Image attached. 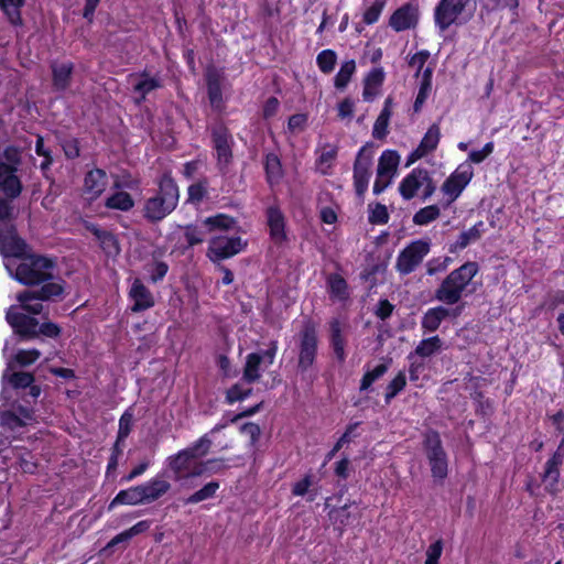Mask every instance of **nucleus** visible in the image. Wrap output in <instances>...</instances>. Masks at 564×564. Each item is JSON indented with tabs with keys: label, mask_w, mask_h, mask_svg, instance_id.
<instances>
[{
	"label": "nucleus",
	"mask_w": 564,
	"mask_h": 564,
	"mask_svg": "<svg viewBox=\"0 0 564 564\" xmlns=\"http://www.w3.org/2000/svg\"><path fill=\"white\" fill-rule=\"evenodd\" d=\"M371 171L358 170V172H355V192L358 196H361L367 191Z\"/></svg>",
	"instance_id": "69168bd1"
},
{
	"label": "nucleus",
	"mask_w": 564,
	"mask_h": 564,
	"mask_svg": "<svg viewBox=\"0 0 564 564\" xmlns=\"http://www.w3.org/2000/svg\"><path fill=\"white\" fill-rule=\"evenodd\" d=\"M212 445V438L208 434H205L191 446L170 456L167 458V467L173 473V479L175 481L185 480L186 474L189 471L191 462L206 456Z\"/></svg>",
	"instance_id": "39448f33"
},
{
	"label": "nucleus",
	"mask_w": 564,
	"mask_h": 564,
	"mask_svg": "<svg viewBox=\"0 0 564 564\" xmlns=\"http://www.w3.org/2000/svg\"><path fill=\"white\" fill-rule=\"evenodd\" d=\"M207 94L210 106L220 111L224 106L221 78L217 70L210 69L206 74Z\"/></svg>",
	"instance_id": "393cba45"
},
{
	"label": "nucleus",
	"mask_w": 564,
	"mask_h": 564,
	"mask_svg": "<svg viewBox=\"0 0 564 564\" xmlns=\"http://www.w3.org/2000/svg\"><path fill=\"white\" fill-rule=\"evenodd\" d=\"M463 12L462 4H457L455 0H440L434 10L435 25L444 32L456 23L457 18Z\"/></svg>",
	"instance_id": "dca6fc26"
},
{
	"label": "nucleus",
	"mask_w": 564,
	"mask_h": 564,
	"mask_svg": "<svg viewBox=\"0 0 564 564\" xmlns=\"http://www.w3.org/2000/svg\"><path fill=\"white\" fill-rule=\"evenodd\" d=\"M337 63V55L333 50H324L318 53L316 57V64L319 70L324 74H330Z\"/></svg>",
	"instance_id": "09e8293b"
},
{
	"label": "nucleus",
	"mask_w": 564,
	"mask_h": 564,
	"mask_svg": "<svg viewBox=\"0 0 564 564\" xmlns=\"http://www.w3.org/2000/svg\"><path fill=\"white\" fill-rule=\"evenodd\" d=\"M62 149L67 159H76L79 156V142L76 138L65 139L61 142Z\"/></svg>",
	"instance_id": "338daca9"
},
{
	"label": "nucleus",
	"mask_w": 564,
	"mask_h": 564,
	"mask_svg": "<svg viewBox=\"0 0 564 564\" xmlns=\"http://www.w3.org/2000/svg\"><path fill=\"white\" fill-rule=\"evenodd\" d=\"M328 290L332 299L344 301L348 299V284L346 280L337 274L332 273L327 279Z\"/></svg>",
	"instance_id": "4c0bfd02"
},
{
	"label": "nucleus",
	"mask_w": 564,
	"mask_h": 564,
	"mask_svg": "<svg viewBox=\"0 0 564 564\" xmlns=\"http://www.w3.org/2000/svg\"><path fill=\"white\" fill-rule=\"evenodd\" d=\"M119 505H128V506H138L145 505L142 491L140 490V485L130 487L124 490H120L116 497L110 501L108 506V510H112L115 507Z\"/></svg>",
	"instance_id": "c85d7f7f"
},
{
	"label": "nucleus",
	"mask_w": 564,
	"mask_h": 564,
	"mask_svg": "<svg viewBox=\"0 0 564 564\" xmlns=\"http://www.w3.org/2000/svg\"><path fill=\"white\" fill-rule=\"evenodd\" d=\"M482 232L484 223H476L471 228H469L466 231H463L454 243L449 245L448 251L451 253H454L457 250L465 249L470 242L479 240L481 238Z\"/></svg>",
	"instance_id": "7c9ffc66"
},
{
	"label": "nucleus",
	"mask_w": 564,
	"mask_h": 564,
	"mask_svg": "<svg viewBox=\"0 0 564 564\" xmlns=\"http://www.w3.org/2000/svg\"><path fill=\"white\" fill-rule=\"evenodd\" d=\"M463 311V306L456 307H445V306H436L429 308L421 319V326L424 332L433 333L438 329L440 325L446 318H457Z\"/></svg>",
	"instance_id": "2eb2a0df"
},
{
	"label": "nucleus",
	"mask_w": 564,
	"mask_h": 564,
	"mask_svg": "<svg viewBox=\"0 0 564 564\" xmlns=\"http://www.w3.org/2000/svg\"><path fill=\"white\" fill-rule=\"evenodd\" d=\"M252 393V389H242L240 383H235L226 392V402L232 404L237 401H242L249 398Z\"/></svg>",
	"instance_id": "6e6d98bb"
},
{
	"label": "nucleus",
	"mask_w": 564,
	"mask_h": 564,
	"mask_svg": "<svg viewBox=\"0 0 564 564\" xmlns=\"http://www.w3.org/2000/svg\"><path fill=\"white\" fill-rule=\"evenodd\" d=\"M188 202L199 204L207 195V182H198L188 186Z\"/></svg>",
	"instance_id": "bf43d9fd"
},
{
	"label": "nucleus",
	"mask_w": 564,
	"mask_h": 564,
	"mask_svg": "<svg viewBox=\"0 0 564 564\" xmlns=\"http://www.w3.org/2000/svg\"><path fill=\"white\" fill-rule=\"evenodd\" d=\"M427 180V170L415 167L409 173L400 183L399 192L403 199L410 200L415 195L420 187Z\"/></svg>",
	"instance_id": "a211bd4d"
},
{
	"label": "nucleus",
	"mask_w": 564,
	"mask_h": 564,
	"mask_svg": "<svg viewBox=\"0 0 564 564\" xmlns=\"http://www.w3.org/2000/svg\"><path fill=\"white\" fill-rule=\"evenodd\" d=\"M368 221L372 225H384L389 221V213L386 205L370 203L368 205Z\"/></svg>",
	"instance_id": "49530a36"
},
{
	"label": "nucleus",
	"mask_w": 564,
	"mask_h": 564,
	"mask_svg": "<svg viewBox=\"0 0 564 564\" xmlns=\"http://www.w3.org/2000/svg\"><path fill=\"white\" fill-rule=\"evenodd\" d=\"M560 458L547 459L545 463L542 480L545 482V491L551 496H556L560 492Z\"/></svg>",
	"instance_id": "bb28decb"
},
{
	"label": "nucleus",
	"mask_w": 564,
	"mask_h": 564,
	"mask_svg": "<svg viewBox=\"0 0 564 564\" xmlns=\"http://www.w3.org/2000/svg\"><path fill=\"white\" fill-rule=\"evenodd\" d=\"M35 153L39 156L43 158L40 169H41L43 175L46 177L47 176L46 173L50 171V169L54 162V159H53L51 149L46 148L44 145V138L40 134L36 135Z\"/></svg>",
	"instance_id": "a18cd8bd"
},
{
	"label": "nucleus",
	"mask_w": 564,
	"mask_h": 564,
	"mask_svg": "<svg viewBox=\"0 0 564 564\" xmlns=\"http://www.w3.org/2000/svg\"><path fill=\"white\" fill-rule=\"evenodd\" d=\"M267 223L270 236L275 242H282L286 239L285 218L279 206L272 205L267 208Z\"/></svg>",
	"instance_id": "5701e85b"
},
{
	"label": "nucleus",
	"mask_w": 564,
	"mask_h": 564,
	"mask_svg": "<svg viewBox=\"0 0 564 564\" xmlns=\"http://www.w3.org/2000/svg\"><path fill=\"white\" fill-rule=\"evenodd\" d=\"M40 356L41 352L37 349L19 350L14 356V361L21 367H26L35 362Z\"/></svg>",
	"instance_id": "680f3d73"
},
{
	"label": "nucleus",
	"mask_w": 564,
	"mask_h": 564,
	"mask_svg": "<svg viewBox=\"0 0 564 564\" xmlns=\"http://www.w3.org/2000/svg\"><path fill=\"white\" fill-rule=\"evenodd\" d=\"M400 162V155L395 150H386L382 152L377 172L379 176L391 177L395 174Z\"/></svg>",
	"instance_id": "72a5a7b5"
},
{
	"label": "nucleus",
	"mask_w": 564,
	"mask_h": 564,
	"mask_svg": "<svg viewBox=\"0 0 564 564\" xmlns=\"http://www.w3.org/2000/svg\"><path fill=\"white\" fill-rule=\"evenodd\" d=\"M330 326V344L335 354V357L339 362L345 360V340L343 338V330L345 328V324H343L338 318H333L329 323Z\"/></svg>",
	"instance_id": "c756f323"
},
{
	"label": "nucleus",
	"mask_w": 564,
	"mask_h": 564,
	"mask_svg": "<svg viewBox=\"0 0 564 564\" xmlns=\"http://www.w3.org/2000/svg\"><path fill=\"white\" fill-rule=\"evenodd\" d=\"M129 296L133 301L132 312H143L154 306V299L150 290L140 279H135L129 291Z\"/></svg>",
	"instance_id": "6ab92c4d"
},
{
	"label": "nucleus",
	"mask_w": 564,
	"mask_h": 564,
	"mask_svg": "<svg viewBox=\"0 0 564 564\" xmlns=\"http://www.w3.org/2000/svg\"><path fill=\"white\" fill-rule=\"evenodd\" d=\"M220 485L218 481L214 480L208 484H206L203 488L195 491L193 495L187 497L184 502L185 505H195L198 502H202L204 500L213 498L217 490L219 489Z\"/></svg>",
	"instance_id": "79ce46f5"
},
{
	"label": "nucleus",
	"mask_w": 564,
	"mask_h": 564,
	"mask_svg": "<svg viewBox=\"0 0 564 564\" xmlns=\"http://www.w3.org/2000/svg\"><path fill=\"white\" fill-rule=\"evenodd\" d=\"M180 200V191L170 173H164L158 181V189L147 198L142 216L150 224H158L172 214Z\"/></svg>",
	"instance_id": "f03ea898"
},
{
	"label": "nucleus",
	"mask_w": 564,
	"mask_h": 564,
	"mask_svg": "<svg viewBox=\"0 0 564 564\" xmlns=\"http://www.w3.org/2000/svg\"><path fill=\"white\" fill-rule=\"evenodd\" d=\"M386 4V0H376L364 13V22L366 24H372L378 21L382 9Z\"/></svg>",
	"instance_id": "e2e57ef3"
},
{
	"label": "nucleus",
	"mask_w": 564,
	"mask_h": 564,
	"mask_svg": "<svg viewBox=\"0 0 564 564\" xmlns=\"http://www.w3.org/2000/svg\"><path fill=\"white\" fill-rule=\"evenodd\" d=\"M0 423L3 427H7L11 431L25 425V421H23L17 413L12 411H3L0 414Z\"/></svg>",
	"instance_id": "13d9d810"
},
{
	"label": "nucleus",
	"mask_w": 564,
	"mask_h": 564,
	"mask_svg": "<svg viewBox=\"0 0 564 564\" xmlns=\"http://www.w3.org/2000/svg\"><path fill=\"white\" fill-rule=\"evenodd\" d=\"M384 82L382 67L372 68L364 79L362 97L365 101L371 102L380 94Z\"/></svg>",
	"instance_id": "b1692460"
},
{
	"label": "nucleus",
	"mask_w": 564,
	"mask_h": 564,
	"mask_svg": "<svg viewBox=\"0 0 564 564\" xmlns=\"http://www.w3.org/2000/svg\"><path fill=\"white\" fill-rule=\"evenodd\" d=\"M11 278L26 286L46 285L64 281L56 276L54 271L56 262L48 257L29 251L20 260H7L4 262Z\"/></svg>",
	"instance_id": "f257e3e1"
},
{
	"label": "nucleus",
	"mask_w": 564,
	"mask_h": 564,
	"mask_svg": "<svg viewBox=\"0 0 564 564\" xmlns=\"http://www.w3.org/2000/svg\"><path fill=\"white\" fill-rule=\"evenodd\" d=\"M264 169L270 184L278 183L282 177V166L278 155L270 153L265 156Z\"/></svg>",
	"instance_id": "c03bdc74"
},
{
	"label": "nucleus",
	"mask_w": 564,
	"mask_h": 564,
	"mask_svg": "<svg viewBox=\"0 0 564 564\" xmlns=\"http://www.w3.org/2000/svg\"><path fill=\"white\" fill-rule=\"evenodd\" d=\"M6 318L21 339L30 340L37 338L39 321L35 317L18 312L15 306H11L7 312Z\"/></svg>",
	"instance_id": "4468645a"
},
{
	"label": "nucleus",
	"mask_w": 564,
	"mask_h": 564,
	"mask_svg": "<svg viewBox=\"0 0 564 564\" xmlns=\"http://www.w3.org/2000/svg\"><path fill=\"white\" fill-rule=\"evenodd\" d=\"M352 78V61L345 62L334 78L337 90L344 91Z\"/></svg>",
	"instance_id": "8fccbe9b"
},
{
	"label": "nucleus",
	"mask_w": 564,
	"mask_h": 564,
	"mask_svg": "<svg viewBox=\"0 0 564 564\" xmlns=\"http://www.w3.org/2000/svg\"><path fill=\"white\" fill-rule=\"evenodd\" d=\"M161 87L159 78L149 77L147 74H142L140 79L133 85L134 93H138L140 97L137 99V104H141L148 94Z\"/></svg>",
	"instance_id": "58836bf2"
},
{
	"label": "nucleus",
	"mask_w": 564,
	"mask_h": 564,
	"mask_svg": "<svg viewBox=\"0 0 564 564\" xmlns=\"http://www.w3.org/2000/svg\"><path fill=\"white\" fill-rule=\"evenodd\" d=\"M441 210L437 205H430L417 210L413 216V223L417 226H425L440 217Z\"/></svg>",
	"instance_id": "de8ad7c7"
},
{
	"label": "nucleus",
	"mask_w": 564,
	"mask_h": 564,
	"mask_svg": "<svg viewBox=\"0 0 564 564\" xmlns=\"http://www.w3.org/2000/svg\"><path fill=\"white\" fill-rule=\"evenodd\" d=\"M52 70V86L56 91H65L72 84L74 64L72 62L53 61L50 65Z\"/></svg>",
	"instance_id": "aec40b11"
},
{
	"label": "nucleus",
	"mask_w": 564,
	"mask_h": 564,
	"mask_svg": "<svg viewBox=\"0 0 564 564\" xmlns=\"http://www.w3.org/2000/svg\"><path fill=\"white\" fill-rule=\"evenodd\" d=\"M316 171L322 174H327L337 158V147L329 143L319 144L316 149Z\"/></svg>",
	"instance_id": "cd10ccee"
},
{
	"label": "nucleus",
	"mask_w": 564,
	"mask_h": 564,
	"mask_svg": "<svg viewBox=\"0 0 564 564\" xmlns=\"http://www.w3.org/2000/svg\"><path fill=\"white\" fill-rule=\"evenodd\" d=\"M441 139V130L437 123H433L422 138L419 148L422 151H425V154L433 152L440 142Z\"/></svg>",
	"instance_id": "37998d69"
},
{
	"label": "nucleus",
	"mask_w": 564,
	"mask_h": 564,
	"mask_svg": "<svg viewBox=\"0 0 564 564\" xmlns=\"http://www.w3.org/2000/svg\"><path fill=\"white\" fill-rule=\"evenodd\" d=\"M419 21V9L412 3H405L398 8L389 19V25L395 31L401 32L415 28Z\"/></svg>",
	"instance_id": "f3484780"
},
{
	"label": "nucleus",
	"mask_w": 564,
	"mask_h": 564,
	"mask_svg": "<svg viewBox=\"0 0 564 564\" xmlns=\"http://www.w3.org/2000/svg\"><path fill=\"white\" fill-rule=\"evenodd\" d=\"M383 270L380 263L370 264L360 273V280L364 281L369 290L377 285V274Z\"/></svg>",
	"instance_id": "4d7b16f0"
},
{
	"label": "nucleus",
	"mask_w": 564,
	"mask_h": 564,
	"mask_svg": "<svg viewBox=\"0 0 564 564\" xmlns=\"http://www.w3.org/2000/svg\"><path fill=\"white\" fill-rule=\"evenodd\" d=\"M422 448L427 459L432 478L436 484L442 485L448 476V455L436 430L430 429L423 434Z\"/></svg>",
	"instance_id": "20e7f679"
},
{
	"label": "nucleus",
	"mask_w": 564,
	"mask_h": 564,
	"mask_svg": "<svg viewBox=\"0 0 564 564\" xmlns=\"http://www.w3.org/2000/svg\"><path fill=\"white\" fill-rule=\"evenodd\" d=\"M473 399L477 402V414L486 416L492 413V403L489 399L485 398L484 392L475 391Z\"/></svg>",
	"instance_id": "0e129e2a"
},
{
	"label": "nucleus",
	"mask_w": 564,
	"mask_h": 564,
	"mask_svg": "<svg viewBox=\"0 0 564 564\" xmlns=\"http://www.w3.org/2000/svg\"><path fill=\"white\" fill-rule=\"evenodd\" d=\"M317 330L315 324L307 319L299 333L297 368L301 372L307 371L314 364L317 355Z\"/></svg>",
	"instance_id": "0eeeda50"
},
{
	"label": "nucleus",
	"mask_w": 564,
	"mask_h": 564,
	"mask_svg": "<svg viewBox=\"0 0 564 564\" xmlns=\"http://www.w3.org/2000/svg\"><path fill=\"white\" fill-rule=\"evenodd\" d=\"M406 378L403 371H400L387 386L384 400L386 403H390V401L395 398L405 387Z\"/></svg>",
	"instance_id": "603ef678"
},
{
	"label": "nucleus",
	"mask_w": 564,
	"mask_h": 564,
	"mask_svg": "<svg viewBox=\"0 0 564 564\" xmlns=\"http://www.w3.org/2000/svg\"><path fill=\"white\" fill-rule=\"evenodd\" d=\"M278 351V343L272 340L269 348L258 352L248 354L242 371V380L247 383L257 382L261 378V365L271 366Z\"/></svg>",
	"instance_id": "9b49d317"
},
{
	"label": "nucleus",
	"mask_w": 564,
	"mask_h": 564,
	"mask_svg": "<svg viewBox=\"0 0 564 564\" xmlns=\"http://www.w3.org/2000/svg\"><path fill=\"white\" fill-rule=\"evenodd\" d=\"M204 225L208 227L209 231L215 229L228 230L235 225V219L225 214H218L216 216L207 217L204 220Z\"/></svg>",
	"instance_id": "3c124183"
},
{
	"label": "nucleus",
	"mask_w": 564,
	"mask_h": 564,
	"mask_svg": "<svg viewBox=\"0 0 564 564\" xmlns=\"http://www.w3.org/2000/svg\"><path fill=\"white\" fill-rule=\"evenodd\" d=\"M431 250L429 239H417L410 242L398 256L395 268L402 274L412 273Z\"/></svg>",
	"instance_id": "1a4fd4ad"
},
{
	"label": "nucleus",
	"mask_w": 564,
	"mask_h": 564,
	"mask_svg": "<svg viewBox=\"0 0 564 564\" xmlns=\"http://www.w3.org/2000/svg\"><path fill=\"white\" fill-rule=\"evenodd\" d=\"M478 271L479 264L476 261H467L453 270L435 290V300L446 305L457 304L462 300L465 289Z\"/></svg>",
	"instance_id": "7ed1b4c3"
},
{
	"label": "nucleus",
	"mask_w": 564,
	"mask_h": 564,
	"mask_svg": "<svg viewBox=\"0 0 564 564\" xmlns=\"http://www.w3.org/2000/svg\"><path fill=\"white\" fill-rule=\"evenodd\" d=\"M105 206L109 209L129 212L134 206L132 196L123 191H117L111 194L105 202Z\"/></svg>",
	"instance_id": "c9c22d12"
},
{
	"label": "nucleus",
	"mask_w": 564,
	"mask_h": 564,
	"mask_svg": "<svg viewBox=\"0 0 564 564\" xmlns=\"http://www.w3.org/2000/svg\"><path fill=\"white\" fill-rule=\"evenodd\" d=\"M133 425V414L127 410L119 419V429L117 436L120 441H126V438L131 433Z\"/></svg>",
	"instance_id": "052dcab7"
},
{
	"label": "nucleus",
	"mask_w": 564,
	"mask_h": 564,
	"mask_svg": "<svg viewBox=\"0 0 564 564\" xmlns=\"http://www.w3.org/2000/svg\"><path fill=\"white\" fill-rule=\"evenodd\" d=\"M23 152L22 148L13 144L4 148L1 155L3 161L0 162V176H3V172H18Z\"/></svg>",
	"instance_id": "a878e982"
},
{
	"label": "nucleus",
	"mask_w": 564,
	"mask_h": 564,
	"mask_svg": "<svg viewBox=\"0 0 564 564\" xmlns=\"http://www.w3.org/2000/svg\"><path fill=\"white\" fill-rule=\"evenodd\" d=\"M394 311V305L391 304L387 299H381L376 307L373 308L375 315L381 321L389 318Z\"/></svg>",
	"instance_id": "774afa93"
},
{
	"label": "nucleus",
	"mask_w": 564,
	"mask_h": 564,
	"mask_svg": "<svg viewBox=\"0 0 564 564\" xmlns=\"http://www.w3.org/2000/svg\"><path fill=\"white\" fill-rule=\"evenodd\" d=\"M24 0H0V8L13 25L22 24L21 8Z\"/></svg>",
	"instance_id": "ea45409f"
},
{
	"label": "nucleus",
	"mask_w": 564,
	"mask_h": 564,
	"mask_svg": "<svg viewBox=\"0 0 564 564\" xmlns=\"http://www.w3.org/2000/svg\"><path fill=\"white\" fill-rule=\"evenodd\" d=\"M85 191L98 197L106 188V172L101 169L89 171L84 180Z\"/></svg>",
	"instance_id": "2f4dec72"
},
{
	"label": "nucleus",
	"mask_w": 564,
	"mask_h": 564,
	"mask_svg": "<svg viewBox=\"0 0 564 564\" xmlns=\"http://www.w3.org/2000/svg\"><path fill=\"white\" fill-rule=\"evenodd\" d=\"M184 229V237L187 242V247H193L196 245H199L205 239V231L199 229L195 225H186L183 227Z\"/></svg>",
	"instance_id": "5fc2aeb1"
},
{
	"label": "nucleus",
	"mask_w": 564,
	"mask_h": 564,
	"mask_svg": "<svg viewBox=\"0 0 564 564\" xmlns=\"http://www.w3.org/2000/svg\"><path fill=\"white\" fill-rule=\"evenodd\" d=\"M171 482L160 477H154L149 481L140 485V490L142 491V497L145 505L158 501L163 496H165L171 490Z\"/></svg>",
	"instance_id": "4be33fe9"
},
{
	"label": "nucleus",
	"mask_w": 564,
	"mask_h": 564,
	"mask_svg": "<svg viewBox=\"0 0 564 564\" xmlns=\"http://www.w3.org/2000/svg\"><path fill=\"white\" fill-rule=\"evenodd\" d=\"M212 141L216 151L217 166L221 174H227L232 161L234 140L228 128L218 122L212 127Z\"/></svg>",
	"instance_id": "6e6552de"
},
{
	"label": "nucleus",
	"mask_w": 564,
	"mask_h": 564,
	"mask_svg": "<svg viewBox=\"0 0 564 564\" xmlns=\"http://www.w3.org/2000/svg\"><path fill=\"white\" fill-rule=\"evenodd\" d=\"M247 242L240 237H214L209 241L207 257L213 262H219L224 259L231 258L242 251Z\"/></svg>",
	"instance_id": "ddd939ff"
},
{
	"label": "nucleus",
	"mask_w": 564,
	"mask_h": 564,
	"mask_svg": "<svg viewBox=\"0 0 564 564\" xmlns=\"http://www.w3.org/2000/svg\"><path fill=\"white\" fill-rule=\"evenodd\" d=\"M389 369V364L381 362L376 365L373 368H370V366H367V371L364 375L361 381H360V391H367L371 387V384L380 379Z\"/></svg>",
	"instance_id": "a19ab883"
},
{
	"label": "nucleus",
	"mask_w": 564,
	"mask_h": 564,
	"mask_svg": "<svg viewBox=\"0 0 564 564\" xmlns=\"http://www.w3.org/2000/svg\"><path fill=\"white\" fill-rule=\"evenodd\" d=\"M85 228L95 236L107 256H118L120 253L119 241L111 231L101 229L97 225L87 221L85 223Z\"/></svg>",
	"instance_id": "412c9836"
},
{
	"label": "nucleus",
	"mask_w": 564,
	"mask_h": 564,
	"mask_svg": "<svg viewBox=\"0 0 564 564\" xmlns=\"http://www.w3.org/2000/svg\"><path fill=\"white\" fill-rule=\"evenodd\" d=\"M442 346L443 341L437 335L422 339L415 347L414 351L410 354L409 358H411L413 355L422 358L431 357L438 352L442 349Z\"/></svg>",
	"instance_id": "f704fd0d"
},
{
	"label": "nucleus",
	"mask_w": 564,
	"mask_h": 564,
	"mask_svg": "<svg viewBox=\"0 0 564 564\" xmlns=\"http://www.w3.org/2000/svg\"><path fill=\"white\" fill-rule=\"evenodd\" d=\"M13 368L10 361L2 375V381L8 382L13 389H25L34 382V376L30 372L15 371L11 372Z\"/></svg>",
	"instance_id": "473e14b6"
},
{
	"label": "nucleus",
	"mask_w": 564,
	"mask_h": 564,
	"mask_svg": "<svg viewBox=\"0 0 564 564\" xmlns=\"http://www.w3.org/2000/svg\"><path fill=\"white\" fill-rule=\"evenodd\" d=\"M474 176L473 166L464 162L444 181L441 191L449 198L445 205L448 207L456 200Z\"/></svg>",
	"instance_id": "f8f14e48"
},
{
	"label": "nucleus",
	"mask_w": 564,
	"mask_h": 564,
	"mask_svg": "<svg viewBox=\"0 0 564 564\" xmlns=\"http://www.w3.org/2000/svg\"><path fill=\"white\" fill-rule=\"evenodd\" d=\"M64 286L61 283H48L36 290H24L17 295L21 307L30 314H40L43 310L42 301H51L63 294Z\"/></svg>",
	"instance_id": "423d86ee"
},
{
	"label": "nucleus",
	"mask_w": 564,
	"mask_h": 564,
	"mask_svg": "<svg viewBox=\"0 0 564 564\" xmlns=\"http://www.w3.org/2000/svg\"><path fill=\"white\" fill-rule=\"evenodd\" d=\"M29 251H31V248L25 240L18 235L14 225L4 224L0 226V253L7 260H20Z\"/></svg>",
	"instance_id": "9d476101"
},
{
	"label": "nucleus",
	"mask_w": 564,
	"mask_h": 564,
	"mask_svg": "<svg viewBox=\"0 0 564 564\" xmlns=\"http://www.w3.org/2000/svg\"><path fill=\"white\" fill-rule=\"evenodd\" d=\"M15 173L3 172V176H0V188L9 198H15L22 192V183Z\"/></svg>",
	"instance_id": "e433bc0d"
},
{
	"label": "nucleus",
	"mask_w": 564,
	"mask_h": 564,
	"mask_svg": "<svg viewBox=\"0 0 564 564\" xmlns=\"http://www.w3.org/2000/svg\"><path fill=\"white\" fill-rule=\"evenodd\" d=\"M372 158H373V147L372 145L362 147L359 150L357 158L355 159V172H358V170L371 171L370 167L372 165Z\"/></svg>",
	"instance_id": "864d4df0"
}]
</instances>
